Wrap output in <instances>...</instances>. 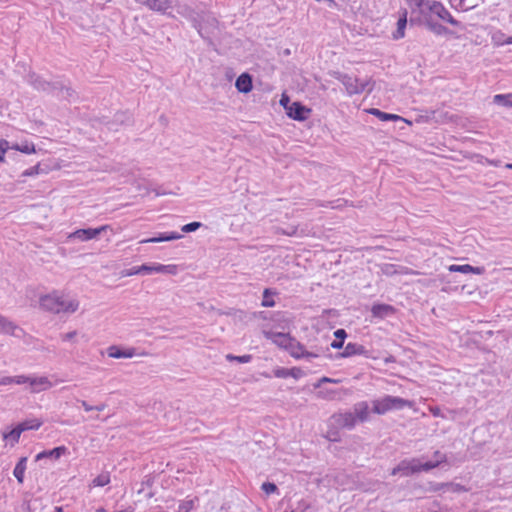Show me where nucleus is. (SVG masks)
I'll return each instance as SVG.
<instances>
[{
    "label": "nucleus",
    "instance_id": "obj_48",
    "mask_svg": "<svg viewBox=\"0 0 512 512\" xmlns=\"http://www.w3.org/2000/svg\"><path fill=\"white\" fill-rule=\"evenodd\" d=\"M442 486H445L448 490H451L454 492H460V491L464 490V488L460 484L447 483V484H442Z\"/></svg>",
    "mask_w": 512,
    "mask_h": 512
},
{
    "label": "nucleus",
    "instance_id": "obj_33",
    "mask_svg": "<svg viewBox=\"0 0 512 512\" xmlns=\"http://www.w3.org/2000/svg\"><path fill=\"white\" fill-rule=\"evenodd\" d=\"M494 103L506 107H512V94H497L494 96Z\"/></svg>",
    "mask_w": 512,
    "mask_h": 512
},
{
    "label": "nucleus",
    "instance_id": "obj_55",
    "mask_svg": "<svg viewBox=\"0 0 512 512\" xmlns=\"http://www.w3.org/2000/svg\"><path fill=\"white\" fill-rule=\"evenodd\" d=\"M38 173V166L27 169L23 172V176H32Z\"/></svg>",
    "mask_w": 512,
    "mask_h": 512
},
{
    "label": "nucleus",
    "instance_id": "obj_19",
    "mask_svg": "<svg viewBox=\"0 0 512 512\" xmlns=\"http://www.w3.org/2000/svg\"><path fill=\"white\" fill-rule=\"evenodd\" d=\"M368 351L363 345L357 343H348L343 352L340 354L341 357H350L353 355H364L367 356Z\"/></svg>",
    "mask_w": 512,
    "mask_h": 512
},
{
    "label": "nucleus",
    "instance_id": "obj_56",
    "mask_svg": "<svg viewBox=\"0 0 512 512\" xmlns=\"http://www.w3.org/2000/svg\"><path fill=\"white\" fill-rule=\"evenodd\" d=\"M344 345V341H340L339 339L337 340H334L332 343H331V347L333 349H341Z\"/></svg>",
    "mask_w": 512,
    "mask_h": 512
},
{
    "label": "nucleus",
    "instance_id": "obj_35",
    "mask_svg": "<svg viewBox=\"0 0 512 512\" xmlns=\"http://www.w3.org/2000/svg\"><path fill=\"white\" fill-rule=\"evenodd\" d=\"M274 294L275 292H272L270 289H265L261 305L263 307H273L275 305V301L272 299Z\"/></svg>",
    "mask_w": 512,
    "mask_h": 512
},
{
    "label": "nucleus",
    "instance_id": "obj_18",
    "mask_svg": "<svg viewBox=\"0 0 512 512\" xmlns=\"http://www.w3.org/2000/svg\"><path fill=\"white\" fill-rule=\"evenodd\" d=\"M235 87L241 93H248L252 90V78L248 73H243L236 79Z\"/></svg>",
    "mask_w": 512,
    "mask_h": 512
},
{
    "label": "nucleus",
    "instance_id": "obj_50",
    "mask_svg": "<svg viewBox=\"0 0 512 512\" xmlns=\"http://www.w3.org/2000/svg\"><path fill=\"white\" fill-rule=\"evenodd\" d=\"M338 383L339 380H335V379H331V378H328V377H322L318 382L317 384H315V388H318L321 386L322 383Z\"/></svg>",
    "mask_w": 512,
    "mask_h": 512
},
{
    "label": "nucleus",
    "instance_id": "obj_32",
    "mask_svg": "<svg viewBox=\"0 0 512 512\" xmlns=\"http://www.w3.org/2000/svg\"><path fill=\"white\" fill-rule=\"evenodd\" d=\"M153 271L156 273L176 274L177 268L175 265L153 264Z\"/></svg>",
    "mask_w": 512,
    "mask_h": 512
},
{
    "label": "nucleus",
    "instance_id": "obj_57",
    "mask_svg": "<svg viewBox=\"0 0 512 512\" xmlns=\"http://www.w3.org/2000/svg\"><path fill=\"white\" fill-rule=\"evenodd\" d=\"M79 402L81 403L85 411L89 412L94 410V406L89 405L85 400H80Z\"/></svg>",
    "mask_w": 512,
    "mask_h": 512
},
{
    "label": "nucleus",
    "instance_id": "obj_13",
    "mask_svg": "<svg viewBox=\"0 0 512 512\" xmlns=\"http://www.w3.org/2000/svg\"><path fill=\"white\" fill-rule=\"evenodd\" d=\"M29 83L39 91H52L57 88L56 83L48 82L36 74H30Z\"/></svg>",
    "mask_w": 512,
    "mask_h": 512
},
{
    "label": "nucleus",
    "instance_id": "obj_23",
    "mask_svg": "<svg viewBox=\"0 0 512 512\" xmlns=\"http://www.w3.org/2000/svg\"><path fill=\"white\" fill-rule=\"evenodd\" d=\"M356 421L365 422L369 419V407L366 402L357 403L354 406Z\"/></svg>",
    "mask_w": 512,
    "mask_h": 512
},
{
    "label": "nucleus",
    "instance_id": "obj_49",
    "mask_svg": "<svg viewBox=\"0 0 512 512\" xmlns=\"http://www.w3.org/2000/svg\"><path fill=\"white\" fill-rule=\"evenodd\" d=\"M280 105L283 106L286 111H287V108H289V106L291 105L290 99L286 94H282L281 99H280Z\"/></svg>",
    "mask_w": 512,
    "mask_h": 512
},
{
    "label": "nucleus",
    "instance_id": "obj_4",
    "mask_svg": "<svg viewBox=\"0 0 512 512\" xmlns=\"http://www.w3.org/2000/svg\"><path fill=\"white\" fill-rule=\"evenodd\" d=\"M176 12L186 19L190 20L200 36H203V25L199 21L200 14L192 10L188 5L177 3L175 5Z\"/></svg>",
    "mask_w": 512,
    "mask_h": 512
},
{
    "label": "nucleus",
    "instance_id": "obj_29",
    "mask_svg": "<svg viewBox=\"0 0 512 512\" xmlns=\"http://www.w3.org/2000/svg\"><path fill=\"white\" fill-rule=\"evenodd\" d=\"M369 113H371L372 115H375L376 117H378L382 121L402 120V118L400 116L396 115V114L385 113V112H382V111H380L378 109H375V108L370 109Z\"/></svg>",
    "mask_w": 512,
    "mask_h": 512
},
{
    "label": "nucleus",
    "instance_id": "obj_58",
    "mask_svg": "<svg viewBox=\"0 0 512 512\" xmlns=\"http://www.w3.org/2000/svg\"><path fill=\"white\" fill-rule=\"evenodd\" d=\"M115 117H116V120H117V121H119V122H121V123H124V118H125L126 120H128V119H129V117H127L125 113H118V114H116V116H115Z\"/></svg>",
    "mask_w": 512,
    "mask_h": 512
},
{
    "label": "nucleus",
    "instance_id": "obj_2",
    "mask_svg": "<svg viewBox=\"0 0 512 512\" xmlns=\"http://www.w3.org/2000/svg\"><path fill=\"white\" fill-rule=\"evenodd\" d=\"M408 404L409 401L403 398L396 396H386L382 399L375 400L373 402V412L382 415L388 412L389 410L401 409Z\"/></svg>",
    "mask_w": 512,
    "mask_h": 512
},
{
    "label": "nucleus",
    "instance_id": "obj_61",
    "mask_svg": "<svg viewBox=\"0 0 512 512\" xmlns=\"http://www.w3.org/2000/svg\"><path fill=\"white\" fill-rule=\"evenodd\" d=\"M434 456H435V458H436V460H437V459H441V456H445V455H444V454H442L440 451H436V452L434 453Z\"/></svg>",
    "mask_w": 512,
    "mask_h": 512
},
{
    "label": "nucleus",
    "instance_id": "obj_6",
    "mask_svg": "<svg viewBox=\"0 0 512 512\" xmlns=\"http://www.w3.org/2000/svg\"><path fill=\"white\" fill-rule=\"evenodd\" d=\"M429 12L435 14L440 19L448 22L453 26H459V21H457L453 16L449 13V11L443 6L441 2L433 1L429 4Z\"/></svg>",
    "mask_w": 512,
    "mask_h": 512
},
{
    "label": "nucleus",
    "instance_id": "obj_39",
    "mask_svg": "<svg viewBox=\"0 0 512 512\" xmlns=\"http://www.w3.org/2000/svg\"><path fill=\"white\" fill-rule=\"evenodd\" d=\"M194 506L193 500H185L180 503L177 512H189Z\"/></svg>",
    "mask_w": 512,
    "mask_h": 512
},
{
    "label": "nucleus",
    "instance_id": "obj_15",
    "mask_svg": "<svg viewBox=\"0 0 512 512\" xmlns=\"http://www.w3.org/2000/svg\"><path fill=\"white\" fill-rule=\"evenodd\" d=\"M136 2L158 12H166L172 4V0H136Z\"/></svg>",
    "mask_w": 512,
    "mask_h": 512
},
{
    "label": "nucleus",
    "instance_id": "obj_59",
    "mask_svg": "<svg viewBox=\"0 0 512 512\" xmlns=\"http://www.w3.org/2000/svg\"><path fill=\"white\" fill-rule=\"evenodd\" d=\"M289 371H291L290 377H294V378H297L298 374L300 373V370L297 368L289 369Z\"/></svg>",
    "mask_w": 512,
    "mask_h": 512
},
{
    "label": "nucleus",
    "instance_id": "obj_8",
    "mask_svg": "<svg viewBox=\"0 0 512 512\" xmlns=\"http://www.w3.org/2000/svg\"><path fill=\"white\" fill-rule=\"evenodd\" d=\"M287 115L297 121H304L308 118L309 114L311 113V109L307 108L306 106L302 105L300 102H293L287 108Z\"/></svg>",
    "mask_w": 512,
    "mask_h": 512
},
{
    "label": "nucleus",
    "instance_id": "obj_27",
    "mask_svg": "<svg viewBox=\"0 0 512 512\" xmlns=\"http://www.w3.org/2000/svg\"><path fill=\"white\" fill-rule=\"evenodd\" d=\"M445 461L446 456H441V459H437L435 461H427L425 463H421L420 460L418 459V472L432 470Z\"/></svg>",
    "mask_w": 512,
    "mask_h": 512
},
{
    "label": "nucleus",
    "instance_id": "obj_31",
    "mask_svg": "<svg viewBox=\"0 0 512 512\" xmlns=\"http://www.w3.org/2000/svg\"><path fill=\"white\" fill-rule=\"evenodd\" d=\"M12 149L20 151L24 154H32L35 153V145L31 142H24L21 144H14L11 146Z\"/></svg>",
    "mask_w": 512,
    "mask_h": 512
},
{
    "label": "nucleus",
    "instance_id": "obj_51",
    "mask_svg": "<svg viewBox=\"0 0 512 512\" xmlns=\"http://www.w3.org/2000/svg\"><path fill=\"white\" fill-rule=\"evenodd\" d=\"M334 336L339 339L340 341H344V339L346 338L347 334H346V331L344 329H338L334 332Z\"/></svg>",
    "mask_w": 512,
    "mask_h": 512
},
{
    "label": "nucleus",
    "instance_id": "obj_3",
    "mask_svg": "<svg viewBox=\"0 0 512 512\" xmlns=\"http://www.w3.org/2000/svg\"><path fill=\"white\" fill-rule=\"evenodd\" d=\"M333 75L345 86V89L349 95L362 93L368 85V82L361 81L358 78L352 77L348 74L334 72Z\"/></svg>",
    "mask_w": 512,
    "mask_h": 512
},
{
    "label": "nucleus",
    "instance_id": "obj_25",
    "mask_svg": "<svg viewBox=\"0 0 512 512\" xmlns=\"http://www.w3.org/2000/svg\"><path fill=\"white\" fill-rule=\"evenodd\" d=\"M67 451V448L65 446H59L52 450L43 451L37 454L36 461H39L43 458L53 457L55 459L60 458L63 454H65Z\"/></svg>",
    "mask_w": 512,
    "mask_h": 512
},
{
    "label": "nucleus",
    "instance_id": "obj_9",
    "mask_svg": "<svg viewBox=\"0 0 512 512\" xmlns=\"http://www.w3.org/2000/svg\"><path fill=\"white\" fill-rule=\"evenodd\" d=\"M263 335L266 339L271 340L274 344L286 350L293 339L289 334L281 332L263 331Z\"/></svg>",
    "mask_w": 512,
    "mask_h": 512
},
{
    "label": "nucleus",
    "instance_id": "obj_44",
    "mask_svg": "<svg viewBox=\"0 0 512 512\" xmlns=\"http://www.w3.org/2000/svg\"><path fill=\"white\" fill-rule=\"evenodd\" d=\"M450 3L453 7L457 8V9L468 10L473 7V6L466 5L465 0H450Z\"/></svg>",
    "mask_w": 512,
    "mask_h": 512
},
{
    "label": "nucleus",
    "instance_id": "obj_16",
    "mask_svg": "<svg viewBox=\"0 0 512 512\" xmlns=\"http://www.w3.org/2000/svg\"><path fill=\"white\" fill-rule=\"evenodd\" d=\"M42 423H36L34 426H27V422L20 423L13 430H11L8 434H4L5 439H11L14 442H18L20 435L23 431L29 429H38Z\"/></svg>",
    "mask_w": 512,
    "mask_h": 512
},
{
    "label": "nucleus",
    "instance_id": "obj_37",
    "mask_svg": "<svg viewBox=\"0 0 512 512\" xmlns=\"http://www.w3.org/2000/svg\"><path fill=\"white\" fill-rule=\"evenodd\" d=\"M226 359L229 360V361H237L239 363H248L252 360V356L247 354V355H242V356H235V355H232V354H228L226 356Z\"/></svg>",
    "mask_w": 512,
    "mask_h": 512
},
{
    "label": "nucleus",
    "instance_id": "obj_12",
    "mask_svg": "<svg viewBox=\"0 0 512 512\" xmlns=\"http://www.w3.org/2000/svg\"><path fill=\"white\" fill-rule=\"evenodd\" d=\"M52 387L51 381L45 377H33L31 376L29 389L31 393H39Z\"/></svg>",
    "mask_w": 512,
    "mask_h": 512
},
{
    "label": "nucleus",
    "instance_id": "obj_34",
    "mask_svg": "<svg viewBox=\"0 0 512 512\" xmlns=\"http://www.w3.org/2000/svg\"><path fill=\"white\" fill-rule=\"evenodd\" d=\"M110 483V475L108 472L101 473L93 479L92 485L95 487H103Z\"/></svg>",
    "mask_w": 512,
    "mask_h": 512
},
{
    "label": "nucleus",
    "instance_id": "obj_43",
    "mask_svg": "<svg viewBox=\"0 0 512 512\" xmlns=\"http://www.w3.org/2000/svg\"><path fill=\"white\" fill-rule=\"evenodd\" d=\"M291 371L287 368H277L274 370V375L277 378H288L290 377Z\"/></svg>",
    "mask_w": 512,
    "mask_h": 512
},
{
    "label": "nucleus",
    "instance_id": "obj_54",
    "mask_svg": "<svg viewBox=\"0 0 512 512\" xmlns=\"http://www.w3.org/2000/svg\"><path fill=\"white\" fill-rule=\"evenodd\" d=\"M77 335V331H71L61 336L63 341H70Z\"/></svg>",
    "mask_w": 512,
    "mask_h": 512
},
{
    "label": "nucleus",
    "instance_id": "obj_22",
    "mask_svg": "<svg viewBox=\"0 0 512 512\" xmlns=\"http://www.w3.org/2000/svg\"><path fill=\"white\" fill-rule=\"evenodd\" d=\"M449 271L451 272H461V273H474V274H483L485 269L484 267H473L471 265H450Z\"/></svg>",
    "mask_w": 512,
    "mask_h": 512
},
{
    "label": "nucleus",
    "instance_id": "obj_1",
    "mask_svg": "<svg viewBox=\"0 0 512 512\" xmlns=\"http://www.w3.org/2000/svg\"><path fill=\"white\" fill-rule=\"evenodd\" d=\"M40 306L55 314H71L77 311L79 302L63 293L54 291L40 298Z\"/></svg>",
    "mask_w": 512,
    "mask_h": 512
},
{
    "label": "nucleus",
    "instance_id": "obj_28",
    "mask_svg": "<svg viewBox=\"0 0 512 512\" xmlns=\"http://www.w3.org/2000/svg\"><path fill=\"white\" fill-rule=\"evenodd\" d=\"M411 8H417L421 14H425V11H429V4L431 0H406Z\"/></svg>",
    "mask_w": 512,
    "mask_h": 512
},
{
    "label": "nucleus",
    "instance_id": "obj_26",
    "mask_svg": "<svg viewBox=\"0 0 512 512\" xmlns=\"http://www.w3.org/2000/svg\"><path fill=\"white\" fill-rule=\"evenodd\" d=\"M27 457H21L16 464L13 475L17 479L18 483L22 484L24 482V473L26 470Z\"/></svg>",
    "mask_w": 512,
    "mask_h": 512
},
{
    "label": "nucleus",
    "instance_id": "obj_40",
    "mask_svg": "<svg viewBox=\"0 0 512 512\" xmlns=\"http://www.w3.org/2000/svg\"><path fill=\"white\" fill-rule=\"evenodd\" d=\"M261 489L268 495L278 490L277 486L272 482H264L261 486Z\"/></svg>",
    "mask_w": 512,
    "mask_h": 512
},
{
    "label": "nucleus",
    "instance_id": "obj_47",
    "mask_svg": "<svg viewBox=\"0 0 512 512\" xmlns=\"http://www.w3.org/2000/svg\"><path fill=\"white\" fill-rule=\"evenodd\" d=\"M153 265L143 264L138 267V271L140 274H151L153 273Z\"/></svg>",
    "mask_w": 512,
    "mask_h": 512
},
{
    "label": "nucleus",
    "instance_id": "obj_63",
    "mask_svg": "<svg viewBox=\"0 0 512 512\" xmlns=\"http://www.w3.org/2000/svg\"><path fill=\"white\" fill-rule=\"evenodd\" d=\"M505 44H512V36L505 39Z\"/></svg>",
    "mask_w": 512,
    "mask_h": 512
},
{
    "label": "nucleus",
    "instance_id": "obj_41",
    "mask_svg": "<svg viewBox=\"0 0 512 512\" xmlns=\"http://www.w3.org/2000/svg\"><path fill=\"white\" fill-rule=\"evenodd\" d=\"M492 41L493 43L496 45V46H503L505 45V38H504V34L501 33V32H497L495 34H493L492 36Z\"/></svg>",
    "mask_w": 512,
    "mask_h": 512
},
{
    "label": "nucleus",
    "instance_id": "obj_5",
    "mask_svg": "<svg viewBox=\"0 0 512 512\" xmlns=\"http://www.w3.org/2000/svg\"><path fill=\"white\" fill-rule=\"evenodd\" d=\"M109 228H110L109 225H103L98 228L78 229L75 232L70 233L68 238H77L81 241H88V240L96 238L103 231H106Z\"/></svg>",
    "mask_w": 512,
    "mask_h": 512
},
{
    "label": "nucleus",
    "instance_id": "obj_38",
    "mask_svg": "<svg viewBox=\"0 0 512 512\" xmlns=\"http://www.w3.org/2000/svg\"><path fill=\"white\" fill-rule=\"evenodd\" d=\"M202 226V223L201 222H191V223H188L184 226H182L181 230L182 232L184 233H190V232H194L196 231L197 229H199L200 227Z\"/></svg>",
    "mask_w": 512,
    "mask_h": 512
},
{
    "label": "nucleus",
    "instance_id": "obj_17",
    "mask_svg": "<svg viewBox=\"0 0 512 512\" xmlns=\"http://www.w3.org/2000/svg\"><path fill=\"white\" fill-rule=\"evenodd\" d=\"M418 459L403 460L397 465V470H401L402 476H409L418 473Z\"/></svg>",
    "mask_w": 512,
    "mask_h": 512
},
{
    "label": "nucleus",
    "instance_id": "obj_7",
    "mask_svg": "<svg viewBox=\"0 0 512 512\" xmlns=\"http://www.w3.org/2000/svg\"><path fill=\"white\" fill-rule=\"evenodd\" d=\"M287 350L289 351L290 355L296 359L306 358L310 361L311 359L317 358L319 356L316 353L306 351L304 346L294 338L291 340Z\"/></svg>",
    "mask_w": 512,
    "mask_h": 512
},
{
    "label": "nucleus",
    "instance_id": "obj_53",
    "mask_svg": "<svg viewBox=\"0 0 512 512\" xmlns=\"http://www.w3.org/2000/svg\"><path fill=\"white\" fill-rule=\"evenodd\" d=\"M14 383L13 376H4L0 378V385H10Z\"/></svg>",
    "mask_w": 512,
    "mask_h": 512
},
{
    "label": "nucleus",
    "instance_id": "obj_52",
    "mask_svg": "<svg viewBox=\"0 0 512 512\" xmlns=\"http://www.w3.org/2000/svg\"><path fill=\"white\" fill-rule=\"evenodd\" d=\"M9 148L11 147L9 146L8 141L5 139H0V154H4Z\"/></svg>",
    "mask_w": 512,
    "mask_h": 512
},
{
    "label": "nucleus",
    "instance_id": "obj_11",
    "mask_svg": "<svg viewBox=\"0 0 512 512\" xmlns=\"http://www.w3.org/2000/svg\"><path fill=\"white\" fill-rule=\"evenodd\" d=\"M0 333L21 337L23 330L15 323L0 314Z\"/></svg>",
    "mask_w": 512,
    "mask_h": 512
},
{
    "label": "nucleus",
    "instance_id": "obj_46",
    "mask_svg": "<svg viewBox=\"0 0 512 512\" xmlns=\"http://www.w3.org/2000/svg\"><path fill=\"white\" fill-rule=\"evenodd\" d=\"M296 232H297V227H294V226L290 227L287 230H284V229H281V228H277L276 229V233L287 235V236H293V235L296 234Z\"/></svg>",
    "mask_w": 512,
    "mask_h": 512
},
{
    "label": "nucleus",
    "instance_id": "obj_14",
    "mask_svg": "<svg viewBox=\"0 0 512 512\" xmlns=\"http://www.w3.org/2000/svg\"><path fill=\"white\" fill-rule=\"evenodd\" d=\"M396 309L389 304H374L371 308L372 316L379 319H385L394 315Z\"/></svg>",
    "mask_w": 512,
    "mask_h": 512
},
{
    "label": "nucleus",
    "instance_id": "obj_62",
    "mask_svg": "<svg viewBox=\"0 0 512 512\" xmlns=\"http://www.w3.org/2000/svg\"><path fill=\"white\" fill-rule=\"evenodd\" d=\"M397 474H401V470H397V466H396L395 468L392 469L391 475H397Z\"/></svg>",
    "mask_w": 512,
    "mask_h": 512
},
{
    "label": "nucleus",
    "instance_id": "obj_60",
    "mask_svg": "<svg viewBox=\"0 0 512 512\" xmlns=\"http://www.w3.org/2000/svg\"><path fill=\"white\" fill-rule=\"evenodd\" d=\"M105 408H106V404H104V403L94 406V410H97V411H103V410H105Z\"/></svg>",
    "mask_w": 512,
    "mask_h": 512
},
{
    "label": "nucleus",
    "instance_id": "obj_64",
    "mask_svg": "<svg viewBox=\"0 0 512 512\" xmlns=\"http://www.w3.org/2000/svg\"><path fill=\"white\" fill-rule=\"evenodd\" d=\"M290 54H291L290 49H285V50L283 51V55H285V56H289Z\"/></svg>",
    "mask_w": 512,
    "mask_h": 512
},
{
    "label": "nucleus",
    "instance_id": "obj_36",
    "mask_svg": "<svg viewBox=\"0 0 512 512\" xmlns=\"http://www.w3.org/2000/svg\"><path fill=\"white\" fill-rule=\"evenodd\" d=\"M57 88L55 90H59V96L65 99L72 98L74 91L70 87H65L60 83H56Z\"/></svg>",
    "mask_w": 512,
    "mask_h": 512
},
{
    "label": "nucleus",
    "instance_id": "obj_30",
    "mask_svg": "<svg viewBox=\"0 0 512 512\" xmlns=\"http://www.w3.org/2000/svg\"><path fill=\"white\" fill-rule=\"evenodd\" d=\"M198 19L204 27L202 37L205 38L206 24L211 28H215L217 20L209 14H200V17Z\"/></svg>",
    "mask_w": 512,
    "mask_h": 512
},
{
    "label": "nucleus",
    "instance_id": "obj_24",
    "mask_svg": "<svg viewBox=\"0 0 512 512\" xmlns=\"http://www.w3.org/2000/svg\"><path fill=\"white\" fill-rule=\"evenodd\" d=\"M182 238V235L177 232H170L168 234H160L158 237L141 240L140 243H158L164 241H172Z\"/></svg>",
    "mask_w": 512,
    "mask_h": 512
},
{
    "label": "nucleus",
    "instance_id": "obj_45",
    "mask_svg": "<svg viewBox=\"0 0 512 512\" xmlns=\"http://www.w3.org/2000/svg\"><path fill=\"white\" fill-rule=\"evenodd\" d=\"M138 274H140L138 271V267L124 269L120 272L121 277H129V276L138 275Z\"/></svg>",
    "mask_w": 512,
    "mask_h": 512
},
{
    "label": "nucleus",
    "instance_id": "obj_10",
    "mask_svg": "<svg viewBox=\"0 0 512 512\" xmlns=\"http://www.w3.org/2000/svg\"><path fill=\"white\" fill-rule=\"evenodd\" d=\"M334 422L342 428L352 429L357 421L354 412H345L333 415Z\"/></svg>",
    "mask_w": 512,
    "mask_h": 512
},
{
    "label": "nucleus",
    "instance_id": "obj_21",
    "mask_svg": "<svg viewBox=\"0 0 512 512\" xmlns=\"http://www.w3.org/2000/svg\"><path fill=\"white\" fill-rule=\"evenodd\" d=\"M407 26V10H403L398 21H397V29L393 32V39L399 40L405 36V29Z\"/></svg>",
    "mask_w": 512,
    "mask_h": 512
},
{
    "label": "nucleus",
    "instance_id": "obj_42",
    "mask_svg": "<svg viewBox=\"0 0 512 512\" xmlns=\"http://www.w3.org/2000/svg\"><path fill=\"white\" fill-rule=\"evenodd\" d=\"M31 376L27 375H17L13 376V380L15 384L22 385V384H28L30 383Z\"/></svg>",
    "mask_w": 512,
    "mask_h": 512
},
{
    "label": "nucleus",
    "instance_id": "obj_20",
    "mask_svg": "<svg viewBox=\"0 0 512 512\" xmlns=\"http://www.w3.org/2000/svg\"><path fill=\"white\" fill-rule=\"evenodd\" d=\"M107 352H108V356L109 357L116 358V359H119V358H132L135 355V349L134 348H129V349L122 350V349H120L119 347H117L115 345L110 346L107 349Z\"/></svg>",
    "mask_w": 512,
    "mask_h": 512
}]
</instances>
